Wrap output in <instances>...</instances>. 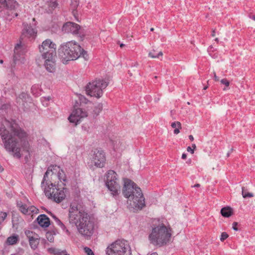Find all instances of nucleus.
<instances>
[{"instance_id": "obj_29", "label": "nucleus", "mask_w": 255, "mask_h": 255, "mask_svg": "<svg viewBox=\"0 0 255 255\" xmlns=\"http://www.w3.org/2000/svg\"><path fill=\"white\" fill-rule=\"evenodd\" d=\"M242 195L244 198H250L254 196L253 193L249 192L244 187H242Z\"/></svg>"}, {"instance_id": "obj_13", "label": "nucleus", "mask_w": 255, "mask_h": 255, "mask_svg": "<svg viewBox=\"0 0 255 255\" xmlns=\"http://www.w3.org/2000/svg\"><path fill=\"white\" fill-rule=\"evenodd\" d=\"M106 160L105 155L103 150L96 149L94 151L92 162L98 167H103Z\"/></svg>"}, {"instance_id": "obj_30", "label": "nucleus", "mask_w": 255, "mask_h": 255, "mask_svg": "<svg viewBox=\"0 0 255 255\" xmlns=\"http://www.w3.org/2000/svg\"><path fill=\"white\" fill-rule=\"evenodd\" d=\"M25 234L28 239V240H30V239H32L34 238L35 237H37V235L35 234L34 233H33L32 231L26 230L25 232Z\"/></svg>"}, {"instance_id": "obj_57", "label": "nucleus", "mask_w": 255, "mask_h": 255, "mask_svg": "<svg viewBox=\"0 0 255 255\" xmlns=\"http://www.w3.org/2000/svg\"><path fill=\"white\" fill-rule=\"evenodd\" d=\"M154 30V28H150V31H153Z\"/></svg>"}, {"instance_id": "obj_20", "label": "nucleus", "mask_w": 255, "mask_h": 255, "mask_svg": "<svg viewBox=\"0 0 255 255\" xmlns=\"http://www.w3.org/2000/svg\"><path fill=\"white\" fill-rule=\"evenodd\" d=\"M18 241V236L14 235L7 238L6 240V244L9 245H13L16 244Z\"/></svg>"}, {"instance_id": "obj_51", "label": "nucleus", "mask_w": 255, "mask_h": 255, "mask_svg": "<svg viewBox=\"0 0 255 255\" xmlns=\"http://www.w3.org/2000/svg\"><path fill=\"white\" fill-rule=\"evenodd\" d=\"M124 46H125V44H124L123 43H121L120 44V47H123Z\"/></svg>"}, {"instance_id": "obj_40", "label": "nucleus", "mask_w": 255, "mask_h": 255, "mask_svg": "<svg viewBox=\"0 0 255 255\" xmlns=\"http://www.w3.org/2000/svg\"><path fill=\"white\" fill-rule=\"evenodd\" d=\"M187 151L191 152V154H193L194 152V149H193L190 146H188L187 148Z\"/></svg>"}, {"instance_id": "obj_26", "label": "nucleus", "mask_w": 255, "mask_h": 255, "mask_svg": "<svg viewBox=\"0 0 255 255\" xmlns=\"http://www.w3.org/2000/svg\"><path fill=\"white\" fill-rule=\"evenodd\" d=\"M54 221H55L56 223L58 226H59L64 231H65L66 232V233L67 235L70 234V232L69 231V230L66 229V228L65 226L64 225V224L58 218H57L55 220H54Z\"/></svg>"}, {"instance_id": "obj_36", "label": "nucleus", "mask_w": 255, "mask_h": 255, "mask_svg": "<svg viewBox=\"0 0 255 255\" xmlns=\"http://www.w3.org/2000/svg\"><path fill=\"white\" fill-rule=\"evenodd\" d=\"M221 83L225 85L226 86L228 87L230 85V82L226 79H223L221 80Z\"/></svg>"}, {"instance_id": "obj_55", "label": "nucleus", "mask_w": 255, "mask_h": 255, "mask_svg": "<svg viewBox=\"0 0 255 255\" xmlns=\"http://www.w3.org/2000/svg\"><path fill=\"white\" fill-rule=\"evenodd\" d=\"M207 88H208V86H205V87H204L203 89L204 90H206Z\"/></svg>"}, {"instance_id": "obj_19", "label": "nucleus", "mask_w": 255, "mask_h": 255, "mask_svg": "<svg viewBox=\"0 0 255 255\" xmlns=\"http://www.w3.org/2000/svg\"><path fill=\"white\" fill-rule=\"evenodd\" d=\"M233 213L232 208L229 206L224 207L221 210V214L224 217L228 218L232 216Z\"/></svg>"}, {"instance_id": "obj_48", "label": "nucleus", "mask_w": 255, "mask_h": 255, "mask_svg": "<svg viewBox=\"0 0 255 255\" xmlns=\"http://www.w3.org/2000/svg\"><path fill=\"white\" fill-rule=\"evenodd\" d=\"M194 187H200V184H196L193 186Z\"/></svg>"}, {"instance_id": "obj_45", "label": "nucleus", "mask_w": 255, "mask_h": 255, "mask_svg": "<svg viewBox=\"0 0 255 255\" xmlns=\"http://www.w3.org/2000/svg\"><path fill=\"white\" fill-rule=\"evenodd\" d=\"M233 148H232L231 149L230 151L227 153V157H229L230 156V153L233 151Z\"/></svg>"}, {"instance_id": "obj_25", "label": "nucleus", "mask_w": 255, "mask_h": 255, "mask_svg": "<svg viewBox=\"0 0 255 255\" xmlns=\"http://www.w3.org/2000/svg\"><path fill=\"white\" fill-rule=\"evenodd\" d=\"M103 109V105L101 103L98 104L94 108L93 112V117H97L102 111Z\"/></svg>"}, {"instance_id": "obj_4", "label": "nucleus", "mask_w": 255, "mask_h": 255, "mask_svg": "<svg viewBox=\"0 0 255 255\" xmlns=\"http://www.w3.org/2000/svg\"><path fill=\"white\" fill-rule=\"evenodd\" d=\"M58 54L63 64L75 60L82 57L85 60L89 59L87 52L84 50L75 41L72 40L63 43L59 47Z\"/></svg>"}, {"instance_id": "obj_5", "label": "nucleus", "mask_w": 255, "mask_h": 255, "mask_svg": "<svg viewBox=\"0 0 255 255\" xmlns=\"http://www.w3.org/2000/svg\"><path fill=\"white\" fill-rule=\"evenodd\" d=\"M171 236L169 229L161 224L152 228L148 238L151 244L160 247L169 241Z\"/></svg>"}, {"instance_id": "obj_11", "label": "nucleus", "mask_w": 255, "mask_h": 255, "mask_svg": "<svg viewBox=\"0 0 255 255\" xmlns=\"http://www.w3.org/2000/svg\"><path fill=\"white\" fill-rule=\"evenodd\" d=\"M56 49V44L49 39L45 40L39 46V51L42 58L55 56Z\"/></svg>"}, {"instance_id": "obj_14", "label": "nucleus", "mask_w": 255, "mask_h": 255, "mask_svg": "<svg viewBox=\"0 0 255 255\" xmlns=\"http://www.w3.org/2000/svg\"><path fill=\"white\" fill-rule=\"evenodd\" d=\"M80 26L74 22H68L65 23L62 28V30L64 33H71L74 34L79 33Z\"/></svg>"}, {"instance_id": "obj_8", "label": "nucleus", "mask_w": 255, "mask_h": 255, "mask_svg": "<svg viewBox=\"0 0 255 255\" xmlns=\"http://www.w3.org/2000/svg\"><path fill=\"white\" fill-rule=\"evenodd\" d=\"M109 83L104 79H96L89 83L86 87V92L87 95L100 98L103 95V89L108 85Z\"/></svg>"}, {"instance_id": "obj_27", "label": "nucleus", "mask_w": 255, "mask_h": 255, "mask_svg": "<svg viewBox=\"0 0 255 255\" xmlns=\"http://www.w3.org/2000/svg\"><path fill=\"white\" fill-rule=\"evenodd\" d=\"M163 53L161 51L159 52L157 54L155 53V50H153L152 51L149 52L148 56L152 58H159L160 57H162Z\"/></svg>"}, {"instance_id": "obj_52", "label": "nucleus", "mask_w": 255, "mask_h": 255, "mask_svg": "<svg viewBox=\"0 0 255 255\" xmlns=\"http://www.w3.org/2000/svg\"><path fill=\"white\" fill-rule=\"evenodd\" d=\"M215 41H216V42H219V39H218V38H216L215 39Z\"/></svg>"}, {"instance_id": "obj_6", "label": "nucleus", "mask_w": 255, "mask_h": 255, "mask_svg": "<svg viewBox=\"0 0 255 255\" xmlns=\"http://www.w3.org/2000/svg\"><path fill=\"white\" fill-rule=\"evenodd\" d=\"M45 194L49 199L53 200L54 202L59 203L66 197L67 189L63 187L62 189L58 188L56 185L53 183L46 182L44 185Z\"/></svg>"}, {"instance_id": "obj_16", "label": "nucleus", "mask_w": 255, "mask_h": 255, "mask_svg": "<svg viewBox=\"0 0 255 255\" xmlns=\"http://www.w3.org/2000/svg\"><path fill=\"white\" fill-rule=\"evenodd\" d=\"M54 57H50L48 56L46 58H43L45 60L44 66L46 69L50 73L53 72L55 69Z\"/></svg>"}, {"instance_id": "obj_39", "label": "nucleus", "mask_w": 255, "mask_h": 255, "mask_svg": "<svg viewBox=\"0 0 255 255\" xmlns=\"http://www.w3.org/2000/svg\"><path fill=\"white\" fill-rule=\"evenodd\" d=\"M237 225H238V223L237 222H234L233 223V229L234 230L236 231L238 230V229L237 227Z\"/></svg>"}, {"instance_id": "obj_3", "label": "nucleus", "mask_w": 255, "mask_h": 255, "mask_svg": "<svg viewBox=\"0 0 255 255\" xmlns=\"http://www.w3.org/2000/svg\"><path fill=\"white\" fill-rule=\"evenodd\" d=\"M124 183L123 194L128 199V204L133 209H142L145 206V201L140 188L128 179H124Z\"/></svg>"}, {"instance_id": "obj_47", "label": "nucleus", "mask_w": 255, "mask_h": 255, "mask_svg": "<svg viewBox=\"0 0 255 255\" xmlns=\"http://www.w3.org/2000/svg\"><path fill=\"white\" fill-rule=\"evenodd\" d=\"M212 36L213 37L215 36V29H213L212 30Z\"/></svg>"}, {"instance_id": "obj_32", "label": "nucleus", "mask_w": 255, "mask_h": 255, "mask_svg": "<svg viewBox=\"0 0 255 255\" xmlns=\"http://www.w3.org/2000/svg\"><path fill=\"white\" fill-rule=\"evenodd\" d=\"M28 214H30L31 213L36 214V213H37L38 209L34 206H32L28 207Z\"/></svg>"}, {"instance_id": "obj_38", "label": "nucleus", "mask_w": 255, "mask_h": 255, "mask_svg": "<svg viewBox=\"0 0 255 255\" xmlns=\"http://www.w3.org/2000/svg\"><path fill=\"white\" fill-rule=\"evenodd\" d=\"M72 6L73 7V9L76 8V7L78 5V2L76 0H74L72 1L71 3Z\"/></svg>"}, {"instance_id": "obj_31", "label": "nucleus", "mask_w": 255, "mask_h": 255, "mask_svg": "<svg viewBox=\"0 0 255 255\" xmlns=\"http://www.w3.org/2000/svg\"><path fill=\"white\" fill-rule=\"evenodd\" d=\"M49 169H47V170L46 171V172L45 173L44 175V176H43V180H42V181L41 182V186L43 187L44 186L45 184H46V182H48V175L49 174Z\"/></svg>"}, {"instance_id": "obj_1", "label": "nucleus", "mask_w": 255, "mask_h": 255, "mask_svg": "<svg viewBox=\"0 0 255 255\" xmlns=\"http://www.w3.org/2000/svg\"><path fill=\"white\" fill-rule=\"evenodd\" d=\"M0 135L4 149L14 157H21V149L28 153L30 146L27 140V133L14 121L5 120L0 127Z\"/></svg>"}, {"instance_id": "obj_49", "label": "nucleus", "mask_w": 255, "mask_h": 255, "mask_svg": "<svg viewBox=\"0 0 255 255\" xmlns=\"http://www.w3.org/2000/svg\"><path fill=\"white\" fill-rule=\"evenodd\" d=\"M192 147H193V149H195L196 148V146L195 144H192Z\"/></svg>"}, {"instance_id": "obj_9", "label": "nucleus", "mask_w": 255, "mask_h": 255, "mask_svg": "<svg viewBox=\"0 0 255 255\" xmlns=\"http://www.w3.org/2000/svg\"><path fill=\"white\" fill-rule=\"evenodd\" d=\"M106 184L111 195L116 198L120 193L121 186L118 175L114 170H109L106 173Z\"/></svg>"}, {"instance_id": "obj_21", "label": "nucleus", "mask_w": 255, "mask_h": 255, "mask_svg": "<svg viewBox=\"0 0 255 255\" xmlns=\"http://www.w3.org/2000/svg\"><path fill=\"white\" fill-rule=\"evenodd\" d=\"M58 178L60 182H62V184L65 186L66 185V182L67 181L66 176L64 172V171L62 169L58 171Z\"/></svg>"}, {"instance_id": "obj_15", "label": "nucleus", "mask_w": 255, "mask_h": 255, "mask_svg": "<svg viewBox=\"0 0 255 255\" xmlns=\"http://www.w3.org/2000/svg\"><path fill=\"white\" fill-rule=\"evenodd\" d=\"M23 28L22 29L21 38L22 39L24 37L33 38L37 33L36 30L32 27L31 26L27 24L23 23Z\"/></svg>"}, {"instance_id": "obj_43", "label": "nucleus", "mask_w": 255, "mask_h": 255, "mask_svg": "<svg viewBox=\"0 0 255 255\" xmlns=\"http://www.w3.org/2000/svg\"><path fill=\"white\" fill-rule=\"evenodd\" d=\"M187 155L186 153H183L182 155V158L185 159L186 158Z\"/></svg>"}, {"instance_id": "obj_54", "label": "nucleus", "mask_w": 255, "mask_h": 255, "mask_svg": "<svg viewBox=\"0 0 255 255\" xmlns=\"http://www.w3.org/2000/svg\"><path fill=\"white\" fill-rule=\"evenodd\" d=\"M252 19L254 20H255V15H253L252 17Z\"/></svg>"}, {"instance_id": "obj_35", "label": "nucleus", "mask_w": 255, "mask_h": 255, "mask_svg": "<svg viewBox=\"0 0 255 255\" xmlns=\"http://www.w3.org/2000/svg\"><path fill=\"white\" fill-rule=\"evenodd\" d=\"M85 253L87 255H94L93 252L88 247H86L84 249Z\"/></svg>"}, {"instance_id": "obj_17", "label": "nucleus", "mask_w": 255, "mask_h": 255, "mask_svg": "<svg viewBox=\"0 0 255 255\" xmlns=\"http://www.w3.org/2000/svg\"><path fill=\"white\" fill-rule=\"evenodd\" d=\"M26 52L24 46L21 43H17L14 50L13 60L15 62L19 60L21 56H22Z\"/></svg>"}, {"instance_id": "obj_34", "label": "nucleus", "mask_w": 255, "mask_h": 255, "mask_svg": "<svg viewBox=\"0 0 255 255\" xmlns=\"http://www.w3.org/2000/svg\"><path fill=\"white\" fill-rule=\"evenodd\" d=\"M229 236L226 232H223L221 234L220 240L223 242L228 238Z\"/></svg>"}, {"instance_id": "obj_56", "label": "nucleus", "mask_w": 255, "mask_h": 255, "mask_svg": "<svg viewBox=\"0 0 255 255\" xmlns=\"http://www.w3.org/2000/svg\"><path fill=\"white\" fill-rule=\"evenodd\" d=\"M128 73H129V74L130 75V76H132V73H130V71H129Z\"/></svg>"}, {"instance_id": "obj_44", "label": "nucleus", "mask_w": 255, "mask_h": 255, "mask_svg": "<svg viewBox=\"0 0 255 255\" xmlns=\"http://www.w3.org/2000/svg\"><path fill=\"white\" fill-rule=\"evenodd\" d=\"M50 215L54 220H55L57 218L55 215L52 214L51 213H50Z\"/></svg>"}, {"instance_id": "obj_58", "label": "nucleus", "mask_w": 255, "mask_h": 255, "mask_svg": "<svg viewBox=\"0 0 255 255\" xmlns=\"http://www.w3.org/2000/svg\"><path fill=\"white\" fill-rule=\"evenodd\" d=\"M0 63H1V64L3 63V60H0Z\"/></svg>"}, {"instance_id": "obj_2", "label": "nucleus", "mask_w": 255, "mask_h": 255, "mask_svg": "<svg viewBox=\"0 0 255 255\" xmlns=\"http://www.w3.org/2000/svg\"><path fill=\"white\" fill-rule=\"evenodd\" d=\"M68 221L75 226L79 233L86 239H89L94 233V222L88 213L81 206L71 203L69 208Z\"/></svg>"}, {"instance_id": "obj_18", "label": "nucleus", "mask_w": 255, "mask_h": 255, "mask_svg": "<svg viewBox=\"0 0 255 255\" xmlns=\"http://www.w3.org/2000/svg\"><path fill=\"white\" fill-rule=\"evenodd\" d=\"M37 221L39 225L42 227L46 228L50 225L49 219L45 214L39 215L37 218Z\"/></svg>"}, {"instance_id": "obj_22", "label": "nucleus", "mask_w": 255, "mask_h": 255, "mask_svg": "<svg viewBox=\"0 0 255 255\" xmlns=\"http://www.w3.org/2000/svg\"><path fill=\"white\" fill-rule=\"evenodd\" d=\"M171 126L172 128H175L174 133L177 134L180 132V129H181V124L179 122H175L171 123Z\"/></svg>"}, {"instance_id": "obj_41", "label": "nucleus", "mask_w": 255, "mask_h": 255, "mask_svg": "<svg viewBox=\"0 0 255 255\" xmlns=\"http://www.w3.org/2000/svg\"><path fill=\"white\" fill-rule=\"evenodd\" d=\"M213 74L215 81H218L219 80V78L216 75V74L215 72H213Z\"/></svg>"}, {"instance_id": "obj_33", "label": "nucleus", "mask_w": 255, "mask_h": 255, "mask_svg": "<svg viewBox=\"0 0 255 255\" xmlns=\"http://www.w3.org/2000/svg\"><path fill=\"white\" fill-rule=\"evenodd\" d=\"M79 100L81 103L85 104H87L89 102V101L86 98V97L83 95H80L79 96Z\"/></svg>"}, {"instance_id": "obj_24", "label": "nucleus", "mask_w": 255, "mask_h": 255, "mask_svg": "<svg viewBox=\"0 0 255 255\" xmlns=\"http://www.w3.org/2000/svg\"><path fill=\"white\" fill-rule=\"evenodd\" d=\"M17 206L19 208V210L24 214H28V207H27L26 205L23 204L21 202H18Z\"/></svg>"}, {"instance_id": "obj_50", "label": "nucleus", "mask_w": 255, "mask_h": 255, "mask_svg": "<svg viewBox=\"0 0 255 255\" xmlns=\"http://www.w3.org/2000/svg\"><path fill=\"white\" fill-rule=\"evenodd\" d=\"M3 215H4V217H3V218L4 219L6 217L7 214L5 213H3Z\"/></svg>"}, {"instance_id": "obj_12", "label": "nucleus", "mask_w": 255, "mask_h": 255, "mask_svg": "<svg viewBox=\"0 0 255 255\" xmlns=\"http://www.w3.org/2000/svg\"><path fill=\"white\" fill-rule=\"evenodd\" d=\"M88 116L87 112L81 108L75 109L68 118L69 122L77 126L81 122V119Z\"/></svg>"}, {"instance_id": "obj_10", "label": "nucleus", "mask_w": 255, "mask_h": 255, "mask_svg": "<svg viewBox=\"0 0 255 255\" xmlns=\"http://www.w3.org/2000/svg\"><path fill=\"white\" fill-rule=\"evenodd\" d=\"M18 6L15 0H0V12L1 15L7 19H10L12 17L18 15L14 10Z\"/></svg>"}, {"instance_id": "obj_53", "label": "nucleus", "mask_w": 255, "mask_h": 255, "mask_svg": "<svg viewBox=\"0 0 255 255\" xmlns=\"http://www.w3.org/2000/svg\"><path fill=\"white\" fill-rule=\"evenodd\" d=\"M150 255H158V254L156 253H153L151 254Z\"/></svg>"}, {"instance_id": "obj_23", "label": "nucleus", "mask_w": 255, "mask_h": 255, "mask_svg": "<svg viewBox=\"0 0 255 255\" xmlns=\"http://www.w3.org/2000/svg\"><path fill=\"white\" fill-rule=\"evenodd\" d=\"M29 245L32 250H35L39 243L38 239L36 237L32 239L29 240Z\"/></svg>"}, {"instance_id": "obj_42", "label": "nucleus", "mask_w": 255, "mask_h": 255, "mask_svg": "<svg viewBox=\"0 0 255 255\" xmlns=\"http://www.w3.org/2000/svg\"><path fill=\"white\" fill-rule=\"evenodd\" d=\"M138 65V63L137 62H135L134 63H133L131 65L132 67H137Z\"/></svg>"}, {"instance_id": "obj_28", "label": "nucleus", "mask_w": 255, "mask_h": 255, "mask_svg": "<svg viewBox=\"0 0 255 255\" xmlns=\"http://www.w3.org/2000/svg\"><path fill=\"white\" fill-rule=\"evenodd\" d=\"M48 12H51L52 10L57 7V3L55 1H50L48 2Z\"/></svg>"}, {"instance_id": "obj_46", "label": "nucleus", "mask_w": 255, "mask_h": 255, "mask_svg": "<svg viewBox=\"0 0 255 255\" xmlns=\"http://www.w3.org/2000/svg\"><path fill=\"white\" fill-rule=\"evenodd\" d=\"M189 138L191 141H193L194 140V137L192 135H190L189 136Z\"/></svg>"}, {"instance_id": "obj_7", "label": "nucleus", "mask_w": 255, "mask_h": 255, "mask_svg": "<svg viewBox=\"0 0 255 255\" xmlns=\"http://www.w3.org/2000/svg\"><path fill=\"white\" fill-rule=\"evenodd\" d=\"M107 255H131L130 247L127 241L117 240L106 249Z\"/></svg>"}, {"instance_id": "obj_37", "label": "nucleus", "mask_w": 255, "mask_h": 255, "mask_svg": "<svg viewBox=\"0 0 255 255\" xmlns=\"http://www.w3.org/2000/svg\"><path fill=\"white\" fill-rule=\"evenodd\" d=\"M26 97H28V96L27 95V94L24 93H22L20 95H19L18 98L19 99L23 100V99H25L26 98Z\"/></svg>"}]
</instances>
